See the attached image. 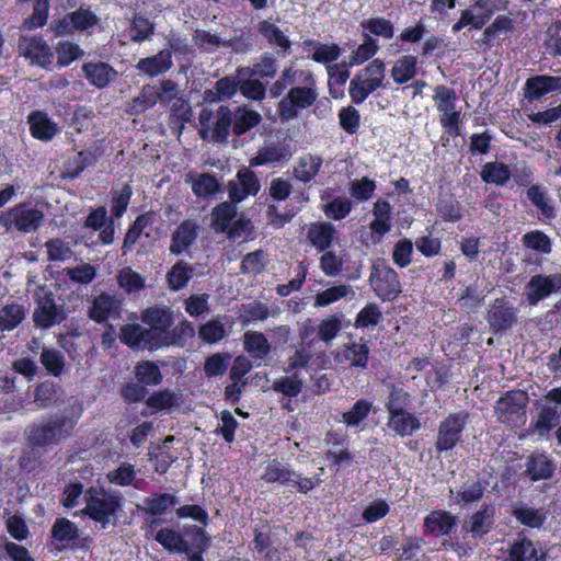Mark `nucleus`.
I'll return each instance as SVG.
<instances>
[{"mask_svg":"<svg viewBox=\"0 0 561 561\" xmlns=\"http://www.w3.org/2000/svg\"><path fill=\"white\" fill-rule=\"evenodd\" d=\"M259 32L268 41L270 44L276 45L286 50L290 46L288 37L283 31L270 21H262L257 26Z\"/></svg>","mask_w":561,"mask_h":561,"instance_id":"6e6d98bb","label":"nucleus"},{"mask_svg":"<svg viewBox=\"0 0 561 561\" xmlns=\"http://www.w3.org/2000/svg\"><path fill=\"white\" fill-rule=\"evenodd\" d=\"M485 485L480 481H468L457 490L455 499L461 505L471 504L482 499Z\"/></svg>","mask_w":561,"mask_h":561,"instance_id":"5fc2aeb1","label":"nucleus"},{"mask_svg":"<svg viewBox=\"0 0 561 561\" xmlns=\"http://www.w3.org/2000/svg\"><path fill=\"white\" fill-rule=\"evenodd\" d=\"M308 243L318 252L329 250L334 240L337 239V231L331 222H311L306 232Z\"/></svg>","mask_w":561,"mask_h":561,"instance_id":"2eb2a0df","label":"nucleus"},{"mask_svg":"<svg viewBox=\"0 0 561 561\" xmlns=\"http://www.w3.org/2000/svg\"><path fill=\"white\" fill-rule=\"evenodd\" d=\"M59 388L53 382H42L36 387L34 402L43 409L50 405L58 398Z\"/></svg>","mask_w":561,"mask_h":561,"instance_id":"774afa93","label":"nucleus"},{"mask_svg":"<svg viewBox=\"0 0 561 561\" xmlns=\"http://www.w3.org/2000/svg\"><path fill=\"white\" fill-rule=\"evenodd\" d=\"M41 363L54 376H59L62 373L65 365L64 354L54 348H43L41 354Z\"/></svg>","mask_w":561,"mask_h":561,"instance_id":"69168bd1","label":"nucleus"},{"mask_svg":"<svg viewBox=\"0 0 561 561\" xmlns=\"http://www.w3.org/2000/svg\"><path fill=\"white\" fill-rule=\"evenodd\" d=\"M312 48V60L320 64H330L335 61L341 55V48L336 44H320L313 41L306 43Z\"/></svg>","mask_w":561,"mask_h":561,"instance_id":"3c124183","label":"nucleus"},{"mask_svg":"<svg viewBox=\"0 0 561 561\" xmlns=\"http://www.w3.org/2000/svg\"><path fill=\"white\" fill-rule=\"evenodd\" d=\"M24 309L21 305L10 304L0 310V331H10L16 328L24 319Z\"/></svg>","mask_w":561,"mask_h":561,"instance_id":"8fccbe9b","label":"nucleus"},{"mask_svg":"<svg viewBox=\"0 0 561 561\" xmlns=\"http://www.w3.org/2000/svg\"><path fill=\"white\" fill-rule=\"evenodd\" d=\"M179 499L170 493H153L146 497L141 505H137L138 510L150 514L152 516H161L165 514L169 508L178 505Z\"/></svg>","mask_w":561,"mask_h":561,"instance_id":"bb28decb","label":"nucleus"},{"mask_svg":"<svg viewBox=\"0 0 561 561\" xmlns=\"http://www.w3.org/2000/svg\"><path fill=\"white\" fill-rule=\"evenodd\" d=\"M416 57L412 55L398 59L391 69L393 81L402 84L414 78L416 75Z\"/></svg>","mask_w":561,"mask_h":561,"instance_id":"37998d69","label":"nucleus"},{"mask_svg":"<svg viewBox=\"0 0 561 561\" xmlns=\"http://www.w3.org/2000/svg\"><path fill=\"white\" fill-rule=\"evenodd\" d=\"M527 397L522 391H511L501 398L495 405L499 417L502 419L506 414H519L524 409Z\"/></svg>","mask_w":561,"mask_h":561,"instance_id":"4c0bfd02","label":"nucleus"},{"mask_svg":"<svg viewBox=\"0 0 561 561\" xmlns=\"http://www.w3.org/2000/svg\"><path fill=\"white\" fill-rule=\"evenodd\" d=\"M141 321L149 328L125 324L121 329V341L137 350L161 348V340L173 323L172 312L164 306L149 307L142 311Z\"/></svg>","mask_w":561,"mask_h":561,"instance_id":"f257e3e1","label":"nucleus"},{"mask_svg":"<svg viewBox=\"0 0 561 561\" xmlns=\"http://www.w3.org/2000/svg\"><path fill=\"white\" fill-rule=\"evenodd\" d=\"M198 334L205 343L213 344L222 340L226 336L227 331L221 320L219 318H215L203 324L199 328Z\"/></svg>","mask_w":561,"mask_h":561,"instance_id":"e2e57ef3","label":"nucleus"},{"mask_svg":"<svg viewBox=\"0 0 561 561\" xmlns=\"http://www.w3.org/2000/svg\"><path fill=\"white\" fill-rule=\"evenodd\" d=\"M508 561H545L542 553H539L534 543L528 539L515 541L508 554Z\"/></svg>","mask_w":561,"mask_h":561,"instance_id":"58836bf2","label":"nucleus"},{"mask_svg":"<svg viewBox=\"0 0 561 561\" xmlns=\"http://www.w3.org/2000/svg\"><path fill=\"white\" fill-rule=\"evenodd\" d=\"M280 312L282 310L278 306H268L260 301L244 306V313L248 321H263L267 318H276Z\"/></svg>","mask_w":561,"mask_h":561,"instance_id":"49530a36","label":"nucleus"},{"mask_svg":"<svg viewBox=\"0 0 561 561\" xmlns=\"http://www.w3.org/2000/svg\"><path fill=\"white\" fill-rule=\"evenodd\" d=\"M511 175L508 167L501 162H489L481 171V178L484 182L496 185H504Z\"/></svg>","mask_w":561,"mask_h":561,"instance_id":"de8ad7c7","label":"nucleus"},{"mask_svg":"<svg viewBox=\"0 0 561 561\" xmlns=\"http://www.w3.org/2000/svg\"><path fill=\"white\" fill-rule=\"evenodd\" d=\"M123 500L124 497L118 492L91 486L85 491V506L82 513L105 529L116 525L117 513L122 510Z\"/></svg>","mask_w":561,"mask_h":561,"instance_id":"f03ea898","label":"nucleus"},{"mask_svg":"<svg viewBox=\"0 0 561 561\" xmlns=\"http://www.w3.org/2000/svg\"><path fill=\"white\" fill-rule=\"evenodd\" d=\"M302 70H296L291 67L286 68L282 71L279 78L272 84L270 89V93L273 98H277L283 94V92L288 87H295L299 83V73Z\"/></svg>","mask_w":561,"mask_h":561,"instance_id":"680f3d73","label":"nucleus"},{"mask_svg":"<svg viewBox=\"0 0 561 561\" xmlns=\"http://www.w3.org/2000/svg\"><path fill=\"white\" fill-rule=\"evenodd\" d=\"M137 472L133 465L122 462L116 469L110 470L106 474L108 482L119 485L129 486L134 484Z\"/></svg>","mask_w":561,"mask_h":561,"instance_id":"bf43d9fd","label":"nucleus"},{"mask_svg":"<svg viewBox=\"0 0 561 561\" xmlns=\"http://www.w3.org/2000/svg\"><path fill=\"white\" fill-rule=\"evenodd\" d=\"M494 514L495 508L493 505L483 504L479 511L463 522L462 529L471 534L473 538H481L493 527Z\"/></svg>","mask_w":561,"mask_h":561,"instance_id":"dca6fc26","label":"nucleus"},{"mask_svg":"<svg viewBox=\"0 0 561 561\" xmlns=\"http://www.w3.org/2000/svg\"><path fill=\"white\" fill-rule=\"evenodd\" d=\"M420 421L413 414L403 411L390 412L388 427L400 436L412 435L420 428Z\"/></svg>","mask_w":561,"mask_h":561,"instance_id":"7c9ffc66","label":"nucleus"},{"mask_svg":"<svg viewBox=\"0 0 561 561\" xmlns=\"http://www.w3.org/2000/svg\"><path fill=\"white\" fill-rule=\"evenodd\" d=\"M36 308L33 321L37 328L48 329L65 319L64 310L55 302L54 293L46 286H38L34 293Z\"/></svg>","mask_w":561,"mask_h":561,"instance_id":"0eeeda50","label":"nucleus"},{"mask_svg":"<svg viewBox=\"0 0 561 561\" xmlns=\"http://www.w3.org/2000/svg\"><path fill=\"white\" fill-rule=\"evenodd\" d=\"M559 89H561V77L536 76L526 81L525 96L533 101Z\"/></svg>","mask_w":561,"mask_h":561,"instance_id":"b1692460","label":"nucleus"},{"mask_svg":"<svg viewBox=\"0 0 561 561\" xmlns=\"http://www.w3.org/2000/svg\"><path fill=\"white\" fill-rule=\"evenodd\" d=\"M559 290H561V274L534 275L526 285L527 301L530 306H536Z\"/></svg>","mask_w":561,"mask_h":561,"instance_id":"ddd939ff","label":"nucleus"},{"mask_svg":"<svg viewBox=\"0 0 561 561\" xmlns=\"http://www.w3.org/2000/svg\"><path fill=\"white\" fill-rule=\"evenodd\" d=\"M244 350L256 359H264L271 352V344L265 335L257 331H247L243 335Z\"/></svg>","mask_w":561,"mask_h":561,"instance_id":"72a5a7b5","label":"nucleus"},{"mask_svg":"<svg viewBox=\"0 0 561 561\" xmlns=\"http://www.w3.org/2000/svg\"><path fill=\"white\" fill-rule=\"evenodd\" d=\"M277 72L276 59L268 54L260 57V59L250 68H238L237 75L243 77L273 78Z\"/></svg>","mask_w":561,"mask_h":561,"instance_id":"2f4dec72","label":"nucleus"},{"mask_svg":"<svg viewBox=\"0 0 561 561\" xmlns=\"http://www.w3.org/2000/svg\"><path fill=\"white\" fill-rule=\"evenodd\" d=\"M554 470V466L545 455H536L527 462V472L533 480L548 479Z\"/></svg>","mask_w":561,"mask_h":561,"instance_id":"603ef678","label":"nucleus"},{"mask_svg":"<svg viewBox=\"0 0 561 561\" xmlns=\"http://www.w3.org/2000/svg\"><path fill=\"white\" fill-rule=\"evenodd\" d=\"M195 334V329L191 322L183 320L172 330H168L164 337L161 340V347L176 345L183 346L188 339H192Z\"/></svg>","mask_w":561,"mask_h":561,"instance_id":"ea45409f","label":"nucleus"},{"mask_svg":"<svg viewBox=\"0 0 561 561\" xmlns=\"http://www.w3.org/2000/svg\"><path fill=\"white\" fill-rule=\"evenodd\" d=\"M211 113L203 110L199 114L201 130L199 134L203 139H206L211 134V139L216 142H225L229 136L230 127L233 125L232 112L228 106H219L215 114L214 126L210 127L209 121Z\"/></svg>","mask_w":561,"mask_h":561,"instance_id":"9d476101","label":"nucleus"},{"mask_svg":"<svg viewBox=\"0 0 561 561\" xmlns=\"http://www.w3.org/2000/svg\"><path fill=\"white\" fill-rule=\"evenodd\" d=\"M369 278L374 291L382 300H392L401 291L397 272L381 260L374 263Z\"/></svg>","mask_w":561,"mask_h":561,"instance_id":"1a4fd4ad","label":"nucleus"},{"mask_svg":"<svg viewBox=\"0 0 561 561\" xmlns=\"http://www.w3.org/2000/svg\"><path fill=\"white\" fill-rule=\"evenodd\" d=\"M232 130L237 136L243 135L257 126L262 119L261 114L245 106H239L232 113Z\"/></svg>","mask_w":561,"mask_h":561,"instance_id":"473e14b6","label":"nucleus"},{"mask_svg":"<svg viewBox=\"0 0 561 561\" xmlns=\"http://www.w3.org/2000/svg\"><path fill=\"white\" fill-rule=\"evenodd\" d=\"M369 348L365 343H352L339 347L334 353V362L340 365L365 368Z\"/></svg>","mask_w":561,"mask_h":561,"instance_id":"a211bd4d","label":"nucleus"},{"mask_svg":"<svg viewBox=\"0 0 561 561\" xmlns=\"http://www.w3.org/2000/svg\"><path fill=\"white\" fill-rule=\"evenodd\" d=\"M455 517L446 511H433L424 518V533L435 537L448 535L455 527Z\"/></svg>","mask_w":561,"mask_h":561,"instance_id":"4be33fe9","label":"nucleus"},{"mask_svg":"<svg viewBox=\"0 0 561 561\" xmlns=\"http://www.w3.org/2000/svg\"><path fill=\"white\" fill-rule=\"evenodd\" d=\"M154 538L169 551L187 552L190 549L187 541H185L178 531L170 528L160 529Z\"/></svg>","mask_w":561,"mask_h":561,"instance_id":"c03bdc74","label":"nucleus"},{"mask_svg":"<svg viewBox=\"0 0 561 561\" xmlns=\"http://www.w3.org/2000/svg\"><path fill=\"white\" fill-rule=\"evenodd\" d=\"M273 389L287 397H297L302 389V379L298 373H293L290 376L276 379Z\"/></svg>","mask_w":561,"mask_h":561,"instance_id":"052dcab7","label":"nucleus"},{"mask_svg":"<svg viewBox=\"0 0 561 561\" xmlns=\"http://www.w3.org/2000/svg\"><path fill=\"white\" fill-rule=\"evenodd\" d=\"M290 151L279 144L265 145L250 160V167H259L288 160Z\"/></svg>","mask_w":561,"mask_h":561,"instance_id":"c85d7f7f","label":"nucleus"},{"mask_svg":"<svg viewBox=\"0 0 561 561\" xmlns=\"http://www.w3.org/2000/svg\"><path fill=\"white\" fill-rule=\"evenodd\" d=\"M260 188L261 183L256 174L247 168L239 170L227 184L229 198L234 204L241 203L249 196H255Z\"/></svg>","mask_w":561,"mask_h":561,"instance_id":"f8f14e48","label":"nucleus"},{"mask_svg":"<svg viewBox=\"0 0 561 561\" xmlns=\"http://www.w3.org/2000/svg\"><path fill=\"white\" fill-rule=\"evenodd\" d=\"M348 295H355L350 285L342 284L333 286L317 294L314 297V305L320 307L329 306L344 297H347Z\"/></svg>","mask_w":561,"mask_h":561,"instance_id":"864d4df0","label":"nucleus"},{"mask_svg":"<svg viewBox=\"0 0 561 561\" xmlns=\"http://www.w3.org/2000/svg\"><path fill=\"white\" fill-rule=\"evenodd\" d=\"M514 22L510 15H497L496 19L483 31L478 45L483 49L491 48L502 34L513 31Z\"/></svg>","mask_w":561,"mask_h":561,"instance_id":"393cba45","label":"nucleus"},{"mask_svg":"<svg viewBox=\"0 0 561 561\" xmlns=\"http://www.w3.org/2000/svg\"><path fill=\"white\" fill-rule=\"evenodd\" d=\"M137 379L142 385L154 386L160 383L162 375L159 367L151 362H140L135 367Z\"/></svg>","mask_w":561,"mask_h":561,"instance_id":"0e129e2a","label":"nucleus"},{"mask_svg":"<svg viewBox=\"0 0 561 561\" xmlns=\"http://www.w3.org/2000/svg\"><path fill=\"white\" fill-rule=\"evenodd\" d=\"M527 197L538 208L542 216L547 218L554 217V208L547 191L539 186L533 185L527 191Z\"/></svg>","mask_w":561,"mask_h":561,"instance_id":"09e8293b","label":"nucleus"},{"mask_svg":"<svg viewBox=\"0 0 561 561\" xmlns=\"http://www.w3.org/2000/svg\"><path fill=\"white\" fill-rule=\"evenodd\" d=\"M44 220V214L31 204L21 203L0 215V225L7 231L18 230L22 233L36 231Z\"/></svg>","mask_w":561,"mask_h":561,"instance_id":"423d86ee","label":"nucleus"},{"mask_svg":"<svg viewBox=\"0 0 561 561\" xmlns=\"http://www.w3.org/2000/svg\"><path fill=\"white\" fill-rule=\"evenodd\" d=\"M76 421L64 414L51 415L46 421L30 426L27 439L34 447H48L59 444L70 436Z\"/></svg>","mask_w":561,"mask_h":561,"instance_id":"20e7f679","label":"nucleus"},{"mask_svg":"<svg viewBox=\"0 0 561 561\" xmlns=\"http://www.w3.org/2000/svg\"><path fill=\"white\" fill-rule=\"evenodd\" d=\"M191 272L192 268L183 261L175 263L168 273V282L170 287L173 290L183 288L191 277Z\"/></svg>","mask_w":561,"mask_h":561,"instance_id":"338daca9","label":"nucleus"},{"mask_svg":"<svg viewBox=\"0 0 561 561\" xmlns=\"http://www.w3.org/2000/svg\"><path fill=\"white\" fill-rule=\"evenodd\" d=\"M82 70L87 80L99 89L107 87L117 76L116 70L104 62H88Z\"/></svg>","mask_w":561,"mask_h":561,"instance_id":"a878e982","label":"nucleus"},{"mask_svg":"<svg viewBox=\"0 0 561 561\" xmlns=\"http://www.w3.org/2000/svg\"><path fill=\"white\" fill-rule=\"evenodd\" d=\"M373 403L365 399L357 400L354 405L342 414L343 422L351 427L357 426L371 411Z\"/></svg>","mask_w":561,"mask_h":561,"instance_id":"13d9d810","label":"nucleus"},{"mask_svg":"<svg viewBox=\"0 0 561 561\" xmlns=\"http://www.w3.org/2000/svg\"><path fill=\"white\" fill-rule=\"evenodd\" d=\"M318 88L311 71L299 73V83L291 87L287 94L279 101L277 113L282 121H291L298 114L310 107L318 99Z\"/></svg>","mask_w":561,"mask_h":561,"instance_id":"7ed1b4c3","label":"nucleus"},{"mask_svg":"<svg viewBox=\"0 0 561 561\" xmlns=\"http://www.w3.org/2000/svg\"><path fill=\"white\" fill-rule=\"evenodd\" d=\"M296 473L290 471L287 466L280 463L277 460H273L268 462L265 468V472L262 476V479L266 482H279L282 484L289 483V481L294 480Z\"/></svg>","mask_w":561,"mask_h":561,"instance_id":"4d7b16f0","label":"nucleus"},{"mask_svg":"<svg viewBox=\"0 0 561 561\" xmlns=\"http://www.w3.org/2000/svg\"><path fill=\"white\" fill-rule=\"evenodd\" d=\"M322 164L321 156L305 153L297 158L293 168V175L299 182L309 183L318 175Z\"/></svg>","mask_w":561,"mask_h":561,"instance_id":"412c9836","label":"nucleus"},{"mask_svg":"<svg viewBox=\"0 0 561 561\" xmlns=\"http://www.w3.org/2000/svg\"><path fill=\"white\" fill-rule=\"evenodd\" d=\"M172 67V55L168 49H162L158 54L140 59L136 68L146 76L153 78L167 72Z\"/></svg>","mask_w":561,"mask_h":561,"instance_id":"5701e85b","label":"nucleus"},{"mask_svg":"<svg viewBox=\"0 0 561 561\" xmlns=\"http://www.w3.org/2000/svg\"><path fill=\"white\" fill-rule=\"evenodd\" d=\"M385 62L376 58L360 69L350 82L348 93L355 104L363 103L371 93L383 85Z\"/></svg>","mask_w":561,"mask_h":561,"instance_id":"39448f33","label":"nucleus"},{"mask_svg":"<svg viewBox=\"0 0 561 561\" xmlns=\"http://www.w3.org/2000/svg\"><path fill=\"white\" fill-rule=\"evenodd\" d=\"M118 309L119 301L114 296L101 294L93 300L89 309V316L92 320L102 323L114 313H117Z\"/></svg>","mask_w":561,"mask_h":561,"instance_id":"cd10ccee","label":"nucleus"},{"mask_svg":"<svg viewBox=\"0 0 561 561\" xmlns=\"http://www.w3.org/2000/svg\"><path fill=\"white\" fill-rule=\"evenodd\" d=\"M116 280L126 294L138 293L145 287V277L129 266L117 272Z\"/></svg>","mask_w":561,"mask_h":561,"instance_id":"79ce46f5","label":"nucleus"},{"mask_svg":"<svg viewBox=\"0 0 561 561\" xmlns=\"http://www.w3.org/2000/svg\"><path fill=\"white\" fill-rule=\"evenodd\" d=\"M364 42L357 47L351 49L348 56V66H359L370 60L379 50L378 41L373 38L369 34H364Z\"/></svg>","mask_w":561,"mask_h":561,"instance_id":"c9c22d12","label":"nucleus"},{"mask_svg":"<svg viewBox=\"0 0 561 561\" xmlns=\"http://www.w3.org/2000/svg\"><path fill=\"white\" fill-rule=\"evenodd\" d=\"M433 100L440 113V125L449 135L457 136L459 134L460 112L456 110V92L444 84H439L434 89Z\"/></svg>","mask_w":561,"mask_h":561,"instance_id":"6e6552de","label":"nucleus"},{"mask_svg":"<svg viewBox=\"0 0 561 561\" xmlns=\"http://www.w3.org/2000/svg\"><path fill=\"white\" fill-rule=\"evenodd\" d=\"M31 134L34 138L49 141L59 131L57 123L53 122L45 112L34 111L27 117Z\"/></svg>","mask_w":561,"mask_h":561,"instance_id":"aec40b11","label":"nucleus"},{"mask_svg":"<svg viewBox=\"0 0 561 561\" xmlns=\"http://www.w3.org/2000/svg\"><path fill=\"white\" fill-rule=\"evenodd\" d=\"M158 102V89L151 84L142 87L138 96L134 98L127 106V113L138 115L151 108Z\"/></svg>","mask_w":561,"mask_h":561,"instance_id":"e433bc0d","label":"nucleus"},{"mask_svg":"<svg viewBox=\"0 0 561 561\" xmlns=\"http://www.w3.org/2000/svg\"><path fill=\"white\" fill-rule=\"evenodd\" d=\"M516 321V312L514 308L500 305L493 306L489 311V322L491 327L497 330L511 328Z\"/></svg>","mask_w":561,"mask_h":561,"instance_id":"a18cd8bd","label":"nucleus"},{"mask_svg":"<svg viewBox=\"0 0 561 561\" xmlns=\"http://www.w3.org/2000/svg\"><path fill=\"white\" fill-rule=\"evenodd\" d=\"M512 515L522 525L530 528H540L547 519L546 513L542 510H537L527 505L514 507Z\"/></svg>","mask_w":561,"mask_h":561,"instance_id":"a19ab883","label":"nucleus"},{"mask_svg":"<svg viewBox=\"0 0 561 561\" xmlns=\"http://www.w3.org/2000/svg\"><path fill=\"white\" fill-rule=\"evenodd\" d=\"M237 204L222 202L211 211V227L217 232H225L237 216Z\"/></svg>","mask_w":561,"mask_h":561,"instance_id":"f704fd0d","label":"nucleus"},{"mask_svg":"<svg viewBox=\"0 0 561 561\" xmlns=\"http://www.w3.org/2000/svg\"><path fill=\"white\" fill-rule=\"evenodd\" d=\"M185 182L191 184L192 191L197 197L210 196L220 188L218 180L209 173H188Z\"/></svg>","mask_w":561,"mask_h":561,"instance_id":"c756f323","label":"nucleus"},{"mask_svg":"<svg viewBox=\"0 0 561 561\" xmlns=\"http://www.w3.org/2000/svg\"><path fill=\"white\" fill-rule=\"evenodd\" d=\"M19 50L22 56L43 68L49 66L53 60V53L49 46L39 37L22 36L19 39Z\"/></svg>","mask_w":561,"mask_h":561,"instance_id":"4468645a","label":"nucleus"},{"mask_svg":"<svg viewBox=\"0 0 561 561\" xmlns=\"http://www.w3.org/2000/svg\"><path fill=\"white\" fill-rule=\"evenodd\" d=\"M197 229L195 220H184L172 234L170 252L176 255L186 252L197 238Z\"/></svg>","mask_w":561,"mask_h":561,"instance_id":"6ab92c4d","label":"nucleus"},{"mask_svg":"<svg viewBox=\"0 0 561 561\" xmlns=\"http://www.w3.org/2000/svg\"><path fill=\"white\" fill-rule=\"evenodd\" d=\"M467 423L466 413L449 414L440 422L436 439V449L445 451L453 449L460 439L461 433Z\"/></svg>","mask_w":561,"mask_h":561,"instance_id":"9b49d317","label":"nucleus"},{"mask_svg":"<svg viewBox=\"0 0 561 561\" xmlns=\"http://www.w3.org/2000/svg\"><path fill=\"white\" fill-rule=\"evenodd\" d=\"M98 23L95 14L88 10L80 8L70 13L67 18L60 20L56 24V32L59 35L69 34L72 31H85Z\"/></svg>","mask_w":561,"mask_h":561,"instance_id":"f3484780","label":"nucleus"}]
</instances>
